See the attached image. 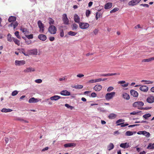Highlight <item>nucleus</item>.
<instances>
[{"label": "nucleus", "mask_w": 154, "mask_h": 154, "mask_svg": "<svg viewBox=\"0 0 154 154\" xmlns=\"http://www.w3.org/2000/svg\"><path fill=\"white\" fill-rule=\"evenodd\" d=\"M114 147L113 144L112 143H110L108 146L107 149L108 150H110L112 149Z\"/></svg>", "instance_id": "27"}, {"label": "nucleus", "mask_w": 154, "mask_h": 154, "mask_svg": "<svg viewBox=\"0 0 154 154\" xmlns=\"http://www.w3.org/2000/svg\"><path fill=\"white\" fill-rule=\"evenodd\" d=\"M26 36L27 38H28L29 39H32L33 38V35L32 34H31L29 35H26Z\"/></svg>", "instance_id": "45"}, {"label": "nucleus", "mask_w": 154, "mask_h": 154, "mask_svg": "<svg viewBox=\"0 0 154 154\" xmlns=\"http://www.w3.org/2000/svg\"><path fill=\"white\" fill-rule=\"evenodd\" d=\"M143 135H144L147 137H149L150 136V133L145 131H143Z\"/></svg>", "instance_id": "32"}, {"label": "nucleus", "mask_w": 154, "mask_h": 154, "mask_svg": "<svg viewBox=\"0 0 154 154\" xmlns=\"http://www.w3.org/2000/svg\"><path fill=\"white\" fill-rule=\"evenodd\" d=\"M98 32V30L97 29H95L93 32L94 35H96L97 34Z\"/></svg>", "instance_id": "55"}, {"label": "nucleus", "mask_w": 154, "mask_h": 154, "mask_svg": "<svg viewBox=\"0 0 154 154\" xmlns=\"http://www.w3.org/2000/svg\"><path fill=\"white\" fill-rule=\"evenodd\" d=\"M91 97H96L97 96V94L94 92L92 93L91 94Z\"/></svg>", "instance_id": "58"}, {"label": "nucleus", "mask_w": 154, "mask_h": 154, "mask_svg": "<svg viewBox=\"0 0 154 154\" xmlns=\"http://www.w3.org/2000/svg\"><path fill=\"white\" fill-rule=\"evenodd\" d=\"M80 28L82 29H86L89 26V24L87 23L80 22L79 23Z\"/></svg>", "instance_id": "4"}, {"label": "nucleus", "mask_w": 154, "mask_h": 154, "mask_svg": "<svg viewBox=\"0 0 154 154\" xmlns=\"http://www.w3.org/2000/svg\"><path fill=\"white\" fill-rule=\"evenodd\" d=\"M48 32L51 34H54L56 33L57 28L54 25H50L48 28Z\"/></svg>", "instance_id": "2"}, {"label": "nucleus", "mask_w": 154, "mask_h": 154, "mask_svg": "<svg viewBox=\"0 0 154 154\" xmlns=\"http://www.w3.org/2000/svg\"><path fill=\"white\" fill-rule=\"evenodd\" d=\"M20 29V30L24 33L25 35L29 34V32L26 28H21Z\"/></svg>", "instance_id": "24"}, {"label": "nucleus", "mask_w": 154, "mask_h": 154, "mask_svg": "<svg viewBox=\"0 0 154 154\" xmlns=\"http://www.w3.org/2000/svg\"><path fill=\"white\" fill-rule=\"evenodd\" d=\"M114 92L107 93L105 96V98L106 100H109L112 98L115 94Z\"/></svg>", "instance_id": "3"}, {"label": "nucleus", "mask_w": 154, "mask_h": 154, "mask_svg": "<svg viewBox=\"0 0 154 154\" xmlns=\"http://www.w3.org/2000/svg\"><path fill=\"white\" fill-rule=\"evenodd\" d=\"M75 146V145L74 143H68L65 144L64 145V146L65 147H71L72 146Z\"/></svg>", "instance_id": "28"}, {"label": "nucleus", "mask_w": 154, "mask_h": 154, "mask_svg": "<svg viewBox=\"0 0 154 154\" xmlns=\"http://www.w3.org/2000/svg\"><path fill=\"white\" fill-rule=\"evenodd\" d=\"M35 82L38 83H41L42 82V81L41 79H38L35 80Z\"/></svg>", "instance_id": "56"}, {"label": "nucleus", "mask_w": 154, "mask_h": 154, "mask_svg": "<svg viewBox=\"0 0 154 154\" xmlns=\"http://www.w3.org/2000/svg\"><path fill=\"white\" fill-rule=\"evenodd\" d=\"M120 147L125 149L128 148L129 146L128 143H122L120 144Z\"/></svg>", "instance_id": "21"}, {"label": "nucleus", "mask_w": 154, "mask_h": 154, "mask_svg": "<svg viewBox=\"0 0 154 154\" xmlns=\"http://www.w3.org/2000/svg\"><path fill=\"white\" fill-rule=\"evenodd\" d=\"M38 25L39 28L40 27L44 26V25L42 23L40 20H39L38 22Z\"/></svg>", "instance_id": "38"}, {"label": "nucleus", "mask_w": 154, "mask_h": 154, "mask_svg": "<svg viewBox=\"0 0 154 154\" xmlns=\"http://www.w3.org/2000/svg\"><path fill=\"white\" fill-rule=\"evenodd\" d=\"M21 52L23 53V54L25 55L26 56H28V54H26V53H25V50L24 49H21Z\"/></svg>", "instance_id": "57"}, {"label": "nucleus", "mask_w": 154, "mask_h": 154, "mask_svg": "<svg viewBox=\"0 0 154 154\" xmlns=\"http://www.w3.org/2000/svg\"><path fill=\"white\" fill-rule=\"evenodd\" d=\"M144 103L142 101H137L133 103V106L134 107H137L138 109L140 110H148L151 108V107H142V106L144 105Z\"/></svg>", "instance_id": "1"}, {"label": "nucleus", "mask_w": 154, "mask_h": 154, "mask_svg": "<svg viewBox=\"0 0 154 154\" xmlns=\"http://www.w3.org/2000/svg\"><path fill=\"white\" fill-rule=\"evenodd\" d=\"M122 97L125 99L128 100L130 99L129 95L126 93H124L122 95Z\"/></svg>", "instance_id": "23"}, {"label": "nucleus", "mask_w": 154, "mask_h": 154, "mask_svg": "<svg viewBox=\"0 0 154 154\" xmlns=\"http://www.w3.org/2000/svg\"><path fill=\"white\" fill-rule=\"evenodd\" d=\"M119 10V9L118 8H115L110 11V13H112L115 12Z\"/></svg>", "instance_id": "44"}, {"label": "nucleus", "mask_w": 154, "mask_h": 154, "mask_svg": "<svg viewBox=\"0 0 154 154\" xmlns=\"http://www.w3.org/2000/svg\"><path fill=\"white\" fill-rule=\"evenodd\" d=\"M116 117V115L114 113L110 114L109 116V118L110 119H112L115 118Z\"/></svg>", "instance_id": "29"}, {"label": "nucleus", "mask_w": 154, "mask_h": 154, "mask_svg": "<svg viewBox=\"0 0 154 154\" xmlns=\"http://www.w3.org/2000/svg\"><path fill=\"white\" fill-rule=\"evenodd\" d=\"M30 53H31V54L33 55H37L38 53L37 50L36 49L31 50L30 51Z\"/></svg>", "instance_id": "31"}, {"label": "nucleus", "mask_w": 154, "mask_h": 154, "mask_svg": "<svg viewBox=\"0 0 154 154\" xmlns=\"http://www.w3.org/2000/svg\"><path fill=\"white\" fill-rule=\"evenodd\" d=\"M140 5L142 6H143V7H147V8L149 7V5H148L147 4H141V5Z\"/></svg>", "instance_id": "61"}, {"label": "nucleus", "mask_w": 154, "mask_h": 154, "mask_svg": "<svg viewBox=\"0 0 154 154\" xmlns=\"http://www.w3.org/2000/svg\"><path fill=\"white\" fill-rule=\"evenodd\" d=\"M125 121L124 120L122 119H119L116 122V123L118 124L120 123L123 122Z\"/></svg>", "instance_id": "47"}, {"label": "nucleus", "mask_w": 154, "mask_h": 154, "mask_svg": "<svg viewBox=\"0 0 154 154\" xmlns=\"http://www.w3.org/2000/svg\"><path fill=\"white\" fill-rule=\"evenodd\" d=\"M35 70L34 68L32 67H29L25 69L23 72L25 73H28L31 72H34Z\"/></svg>", "instance_id": "11"}, {"label": "nucleus", "mask_w": 154, "mask_h": 154, "mask_svg": "<svg viewBox=\"0 0 154 154\" xmlns=\"http://www.w3.org/2000/svg\"><path fill=\"white\" fill-rule=\"evenodd\" d=\"M78 27V25L75 23L73 24L72 26V30H76Z\"/></svg>", "instance_id": "34"}, {"label": "nucleus", "mask_w": 154, "mask_h": 154, "mask_svg": "<svg viewBox=\"0 0 154 154\" xmlns=\"http://www.w3.org/2000/svg\"><path fill=\"white\" fill-rule=\"evenodd\" d=\"M119 75L120 74H117L116 73H107V74H102L100 75L101 76H111L114 75Z\"/></svg>", "instance_id": "15"}, {"label": "nucleus", "mask_w": 154, "mask_h": 154, "mask_svg": "<svg viewBox=\"0 0 154 154\" xmlns=\"http://www.w3.org/2000/svg\"><path fill=\"white\" fill-rule=\"evenodd\" d=\"M140 90L144 92H146L148 90V87L145 85H141L140 87Z\"/></svg>", "instance_id": "8"}, {"label": "nucleus", "mask_w": 154, "mask_h": 154, "mask_svg": "<svg viewBox=\"0 0 154 154\" xmlns=\"http://www.w3.org/2000/svg\"><path fill=\"white\" fill-rule=\"evenodd\" d=\"M18 93V91H17L16 90L14 91H13L12 93H11V95L12 96H15L17 95Z\"/></svg>", "instance_id": "48"}, {"label": "nucleus", "mask_w": 154, "mask_h": 154, "mask_svg": "<svg viewBox=\"0 0 154 154\" xmlns=\"http://www.w3.org/2000/svg\"><path fill=\"white\" fill-rule=\"evenodd\" d=\"M63 97H61L60 96L58 95H54V96L51 97L50 98V99L52 100H57L60 99L62 98Z\"/></svg>", "instance_id": "10"}, {"label": "nucleus", "mask_w": 154, "mask_h": 154, "mask_svg": "<svg viewBox=\"0 0 154 154\" xmlns=\"http://www.w3.org/2000/svg\"><path fill=\"white\" fill-rule=\"evenodd\" d=\"M64 32L63 30H60V35L61 37H63L64 36Z\"/></svg>", "instance_id": "54"}, {"label": "nucleus", "mask_w": 154, "mask_h": 154, "mask_svg": "<svg viewBox=\"0 0 154 154\" xmlns=\"http://www.w3.org/2000/svg\"><path fill=\"white\" fill-rule=\"evenodd\" d=\"M146 101L149 103H152L154 102V96H151L148 97L146 99Z\"/></svg>", "instance_id": "9"}, {"label": "nucleus", "mask_w": 154, "mask_h": 154, "mask_svg": "<svg viewBox=\"0 0 154 154\" xmlns=\"http://www.w3.org/2000/svg\"><path fill=\"white\" fill-rule=\"evenodd\" d=\"M141 28L140 25V24H138L137 26H135L134 27V28L137 29V28Z\"/></svg>", "instance_id": "64"}, {"label": "nucleus", "mask_w": 154, "mask_h": 154, "mask_svg": "<svg viewBox=\"0 0 154 154\" xmlns=\"http://www.w3.org/2000/svg\"><path fill=\"white\" fill-rule=\"evenodd\" d=\"M136 133V131H128L126 132L125 134L126 136H130L133 135L134 134H135Z\"/></svg>", "instance_id": "22"}, {"label": "nucleus", "mask_w": 154, "mask_h": 154, "mask_svg": "<svg viewBox=\"0 0 154 154\" xmlns=\"http://www.w3.org/2000/svg\"><path fill=\"white\" fill-rule=\"evenodd\" d=\"M7 40L8 41L11 42L12 41V38L11 37V35L10 34H8L7 36Z\"/></svg>", "instance_id": "39"}, {"label": "nucleus", "mask_w": 154, "mask_h": 154, "mask_svg": "<svg viewBox=\"0 0 154 154\" xmlns=\"http://www.w3.org/2000/svg\"><path fill=\"white\" fill-rule=\"evenodd\" d=\"M141 0H132L129 2L128 4L129 5H134L139 3Z\"/></svg>", "instance_id": "7"}, {"label": "nucleus", "mask_w": 154, "mask_h": 154, "mask_svg": "<svg viewBox=\"0 0 154 154\" xmlns=\"http://www.w3.org/2000/svg\"><path fill=\"white\" fill-rule=\"evenodd\" d=\"M49 23L50 25L53 24L54 22V21L53 19L51 18H48Z\"/></svg>", "instance_id": "36"}, {"label": "nucleus", "mask_w": 154, "mask_h": 154, "mask_svg": "<svg viewBox=\"0 0 154 154\" xmlns=\"http://www.w3.org/2000/svg\"><path fill=\"white\" fill-rule=\"evenodd\" d=\"M68 34L69 35L73 36L77 34V33L70 31L68 32Z\"/></svg>", "instance_id": "37"}, {"label": "nucleus", "mask_w": 154, "mask_h": 154, "mask_svg": "<svg viewBox=\"0 0 154 154\" xmlns=\"http://www.w3.org/2000/svg\"><path fill=\"white\" fill-rule=\"evenodd\" d=\"M95 79H91L89 80L88 82L89 83H96Z\"/></svg>", "instance_id": "52"}, {"label": "nucleus", "mask_w": 154, "mask_h": 154, "mask_svg": "<svg viewBox=\"0 0 154 154\" xmlns=\"http://www.w3.org/2000/svg\"><path fill=\"white\" fill-rule=\"evenodd\" d=\"M130 93L131 95L134 97H137L138 95V92L137 91L133 90H131Z\"/></svg>", "instance_id": "12"}, {"label": "nucleus", "mask_w": 154, "mask_h": 154, "mask_svg": "<svg viewBox=\"0 0 154 154\" xmlns=\"http://www.w3.org/2000/svg\"><path fill=\"white\" fill-rule=\"evenodd\" d=\"M84 76V75L81 74H79L77 75V77L79 78H81Z\"/></svg>", "instance_id": "59"}, {"label": "nucleus", "mask_w": 154, "mask_h": 154, "mask_svg": "<svg viewBox=\"0 0 154 154\" xmlns=\"http://www.w3.org/2000/svg\"><path fill=\"white\" fill-rule=\"evenodd\" d=\"M151 116V114L149 113L145 114L143 116V117L145 119H147L149 117H150Z\"/></svg>", "instance_id": "40"}, {"label": "nucleus", "mask_w": 154, "mask_h": 154, "mask_svg": "<svg viewBox=\"0 0 154 154\" xmlns=\"http://www.w3.org/2000/svg\"><path fill=\"white\" fill-rule=\"evenodd\" d=\"M153 83V81L150 80H148L147 81V82L146 83V84H152Z\"/></svg>", "instance_id": "60"}, {"label": "nucleus", "mask_w": 154, "mask_h": 154, "mask_svg": "<svg viewBox=\"0 0 154 154\" xmlns=\"http://www.w3.org/2000/svg\"><path fill=\"white\" fill-rule=\"evenodd\" d=\"M149 149H152L154 148V143H149L147 147Z\"/></svg>", "instance_id": "35"}, {"label": "nucleus", "mask_w": 154, "mask_h": 154, "mask_svg": "<svg viewBox=\"0 0 154 154\" xmlns=\"http://www.w3.org/2000/svg\"><path fill=\"white\" fill-rule=\"evenodd\" d=\"M62 20L64 24L68 25L69 23V20L68 19L67 15L66 14H64L63 15Z\"/></svg>", "instance_id": "5"}, {"label": "nucleus", "mask_w": 154, "mask_h": 154, "mask_svg": "<svg viewBox=\"0 0 154 154\" xmlns=\"http://www.w3.org/2000/svg\"><path fill=\"white\" fill-rule=\"evenodd\" d=\"M16 18L15 17L13 16H11L9 17L8 19V21L9 22H14L16 20Z\"/></svg>", "instance_id": "25"}, {"label": "nucleus", "mask_w": 154, "mask_h": 154, "mask_svg": "<svg viewBox=\"0 0 154 154\" xmlns=\"http://www.w3.org/2000/svg\"><path fill=\"white\" fill-rule=\"evenodd\" d=\"M38 37L39 39L42 41L46 40L47 39L46 36L44 34H40L38 35Z\"/></svg>", "instance_id": "14"}, {"label": "nucleus", "mask_w": 154, "mask_h": 154, "mask_svg": "<svg viewBox=\"0 0 154 154\" xmlns=\"http://www.w3.org/2000/svg\"><path fill=\"white\" fill-rule=\"evenodd\" d=\"M12 39L14 42L17 45H20V41L19 40L14 38H13Z\"/></svg>", "instance_id": "33"}, {"label": "nucleus", "mask_w": 154, "mask_h": 154, "mask_svg": "<svg viewBox=\"0 0 154 154\" xmlns=\"http://www.w3.org/2000/svg\"><path fill=\"white\" fill-rule=\"evenodd\" d=\"M100 13L97 12L96 13L95 16V18L96 20H97L98 18L100 17Z\"/></svg>", "instance_id": "46"}, {"label": "nucleus", "mask_w": 154, "mask_h": 154, "mask_svg": "<svg viewBox=\"0 0 154 154\" xmlns=\"http://www.w3.org/2000/svg\"><path fill=\"white\" fill-rule=\"evenodd\" d=\"M14 34L17 38L19 39L21 38V37L19 35V32L18 31H16L14 33Z\"/></svg>", "instance_id": "42"}, {"label": "nucleus", "mask_w": 154, "mask_h": 154, "mask_svg": "<svg viewBox=\"0 0 154 154\" xmlns=\"http://www.w3.org/2000/svg\"><path fill=\"white\" fill-rule=\"evenodd\" d=\"M128 123L124 124V123H120L119 124H118L117 125V126L121 125V127H124L126 126H128Z\"/></svg>", "instance_id": "41"}, {"label": "nucleus", "mask_w": 154, "mask_h": 154, "mask_svg": "<svg viewBox=\"0 0 154 154\" xmlns=\"http://www.w3.org/2000/svg\"><path fill=\"white\" fill-rule=\"evenodd\" d=\"M44 26H43L42 27H40L39 28V29H40V30H39V31L41 32V33H43V32L44 31Z\"/></svg>", "instance_id": "53"}, {"label": "nucleus", "mask_w": 154, "mask_h": 154, "mask_svg": "<svg viewBox=\"0 0 154 154\" xmlns=\"http://www.w3.org/2000/svg\"><path fill=\"white\" fill-rule=\"evenodd\" d=\"M54 37H49V39L51 41H53L54 40Z\"/></svg>", "instance_id": "62"}, {"label": "nucleus", "mask_w": 154, "mask_h": 154, "mask_svg": "<svg viewBox=\"0 0 154 154\" xmlns=\"http://www.w3.org/2000/svg\"><path fill=\"white\" fill-rule=\"evenodd\" d=\"M74 20L75 22L79 23L80 18L79 16L76 14H75L74 16Z\"/></svg>", "instance_id": "16"}, {"label": "nucleus", "mask_w": 154, "mask_h": 154, "mask_svg": "<svg viewBox=\"0 0 154 154\" xmlns=\"http://www.w3.org/2000/svg\"><path fill=\"white\" fill-rule=\"evenodd\" d=\"M90 14V11L89 10H87L86 11V17H88L89 16Z\"/></svg>", "instance_id": "49"}, {"label": "nucleus", "mask_w": 154, "mask_h": 154, "mask_svg": "<svg viewBox=\"0 0 154 154\" xmlns=\"http://www.w3.org/2000/svg\"><path fill=\"white\" fill-rule=\"evenodd\" d=\"M38 101V100L36 98H35L34 97H32L30 98L29 100V103H37Z\"/></svg>", "instance_id": "19"}, {"label": "nucleus", "mask_w": 154, "mask_h": 154, "mask_svg": "<svg viewBox=\"0 0 154 154\" xmlns=\"http://www.w3.org/2000/svg\"><path fill=\"white\" fill-rule=\"evenodd\" d=\"M60 94L61 95L63 96H69L70 95V92L66 90H64L61 91Z\"/></svg>", "instance_id": "13"}, {"label": "nucleus", "mask_w": 154, "mask_h": 154, "mask_svg": "<svg viewBox=\"0 0 154 154\" xmlns=\"http://www.w3.org/2000/svg\"><path fill=\"white\" fill-rule=\"evenodd\" d=\"M65 106L68 108H69L72 110L73 108V107L72 106H70L69 104L66 103L65 104Z\"/></svg>", "instance_id": "43"}, {"label": "nucleus", "mask_w": 154, "mask_h": 154, "mask_svg": "<svg viewBox=\"0 0 154 154\" xmlns=\"http://www.w3.org/2000/svg\"><path fill=\"white\" fill-rule=\"evenodd\" d=\"M151 61L150 58L148 59H143L142 62H149Z\"/></svg>", "instance_id": "50"}, {"label": "nucleus", "mask_w": 154, "mask_h": 154, "mask_svg": "<svg viewBox=\"0 0 154 154\" xmlns=\"http://www.w3.org/2000/svg\"><path fill=\"white\" fill-rule=\"evenodd\" d=\"M114 89V88L112 86L109 87L107 89V91L108 92H110Z\"/></svg>", "instance_id": "51"}, {"label": "nucleus", "mask_w": 154, "mask_h": 154, "mask_svg": "<svg viewBox=\"0 0 154 154\" xmlns=\"http://www.w3.org/2000/svg\"><path fill=\"white\" fill-rule=\"evenodd\" d=\"M18 23L16 21L15 22L11 23L10 24L8 25V26L9 27L13 26L14 29L18 25Z\"/></svg>", "instance_id": "20"}, {"label": "nucleus", "mask_w": 154, "mask_h": 154, "mask_svg": "<svg viewBox=\"0 0 154 154\" xmlns=\"http://www.w3.org/2000/svg\"><path fill=\"white\" fill-rule=\"evenodd\" d=\"M72 87L76 89H81L83 88V86L81 85H75L73 86H72Z\"/></svg>", "instance_id": "30"}, {"label": "nucleus", "mask_w": 154, "mask_h": 154, "mask_svg": "<svg viewBox=\"0 0 154 154\" xmlns=\"http://www.w3.org/2000/svg\"><path fill=\"white\" fill-rule=\"evenodd\" d=\"M12 111V110L10 109H6L4 108L1 110V112H10Z\"/></svg>", "instance_id": "26"}, {"label": "nucleus", "mask_w": 154, "mask_h": 154, "mask_svg": "<svg viewBox=\"0 0 154 154\" xmlns=\"http://www.w3.org/2000/svg\"><path fill=\"white\" fill-rule=\"evenodd\" d=\"M102 88V86L100 85H96L94 88V89L96 91H100Z\"/></svg>", "instance_id": "17"}, {"label": "nucleus", "mask_w": 154, "mask_h": 154, "mask_svg": "<svg viewBox=\"0 0 154 154\" xmlns=\"http://www.w3.org/2000/svg\"><path fill=\"white\" fill-rule=\"evenodd\" d=\"M26 63L25 60H16L15 61V64L16 66H20L24 65Z\"/></svg>", "instance_id": "6"}, {"label": "nucleus", "mask_w": 154, "mask_h": 154, "mask_svg": "<svg viewBox=\"0 0 154 154\" xmlns=\"http://www.w3.org/2000/svg\"><path fill=\"white\" fill-rule=\"evenodd\" d=\"M96 82H99L102 81V79L99 78L97 79H95Z\"/></svg>", "instance_id": "63"}, {"label": "nucleus", "mask_w": 154, "mask_h": 154, "mask_svg": "<svg viewBox=\"0 0 154 154\" xmlns=\"http://www.w3.org/2000/svg\"><path fill=\"white\" fill-rule=\"evenodd\" d=\"M112 6V3L111 2H108L104 6L105 9H108L111 8Z\"/></svg>", "instance_id": "18"}]
</instances>
